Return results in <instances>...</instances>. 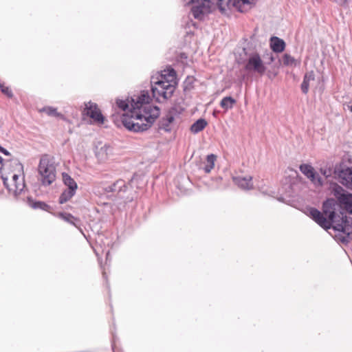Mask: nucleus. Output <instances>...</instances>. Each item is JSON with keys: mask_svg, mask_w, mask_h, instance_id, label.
I'll use <instances>...</instances> for the list:
<instances>
[{"mask_svg": "<svg viewBox=\"0 0 352 352\" xmlns=\"http://www.w3.org/2000/svg\"><path fill=\"white\" fill-rule=\"evenodd\" d=\"M148 91H142L126 100H116L117 107L124 111L121 120L128 130L140 132L148 129L160 115V109L150 104Z\"/></svg>", "mask_w": 352, "mask_h": 352, "instance_id": "f257e3e1", "label": "nucleus"}, {"mask_svg": "<svg viewBox=\"0 0 352 352\" xmlns=\"http://www.w3.org/2000/svg\"><path fill=\"white\" fill-rule=\"evenodd\" d=\"M338 208L339 206L333 199H328L323 203V213L314 208H307L305 213L324 229L332 228L336 232V239L343 244H348L352 242V218L336 217V210Z\"/></svg>", "mask_w": 352, "mask_h": 352, "instance_id": "f03ea898", "label": "nucleus"}, {"mask_svg": "<svg viewBox=\"0 0 352 352\" xmlns=\"http://www.w3.org/2000/svg\"><path fill=\"white\" fill-rule=\"evenodd\" d=\"M11 164L15 168L14 171L11 174V179L8 176L2 175L3 184L10 192L15 196L20 194L25 188L24 177L23 175V166L17 160L11 162Z\"/></svg>", "mask_w": 352, "mask_h": 352, "instance_id": "7ed1b4c3", "label": "nucleus"}, {"mask_svg": "<svg viewBox=\"0 0 352 352\" xmlns=\"http://www.w3.org/2000/svg\"><path fill=\"white\" fill-rule=\"evenodd\" d=\"M153 97L158 102L170 98L175 91V85L168 81L160 80L155 76L151 78Z\"/></svg>", "mask_w": 352, "mask_h": 352, "instance_id": "20e7f679", "label": "nucleus"}, {"mask_svg": "<svg viewBox=\"0 0 352 352\" xmlns=\"http://www.w3.org/2000/svg\"><path fill=\"white\" fill-rule=\"evenodd\" d=\"M38 172L43 185L49 186L54 182L56 179V168L49 155H43L41 157Z\"/></svg>", "mask_w": 352, "mask_h": 352, "instance_id": "39448f33", "label": "nucleus"}, {"mask_svg": "<svg viewBox=\"0 0 352 352\" xmlns=\"http://www.w3.org/2000/svg\"><path fill=\"white\" fill-rule=\"evenodd\" d=\"M257 0H217V6L221 12L226 9L235 8L239 12H245L256 3Z\"/></svg>", "mask_w": 352, "mask_h": 352, "instance_id": "423d86ee", "label": "nucleus"}, {"mask_svg": "<svg viewBox=\"0 0 352 352\" xmlns=\"http://www.w3.org/2000/svg\"><path fill=\"white\" fill-rule=\"evenodd\" d=\"M185 6L193 5L192 14L195 19L201 20L210 12V0H182Z\"/></svg>", "mask_w": 352, "mask_h": 352, "instance_id": "0eeeda50", "label": "nucleus"}, {"mask_svg": "<svg viewBox=\"0 0 352 352\" xmlns=\"http://www.w3.org/2000/svg\"><path fill=\"white\" fill-rule=\"evenodd\" d=\"M245 69L249 72L263 76L267 70V67L260 55L257 53H253L248 56Z\"/></svg>", "mask_w": 352, "mask_h": 352, "instance_id": "6e6552de", "label": "nucleus"}, {"mask_svg": "<svg viewBox=\"0 0 352 352\" xmlns=\"http://www.w3.org/2000/svg\"><path fill=\"white\" fill-rule=\"evenodd\" d=\"M334 174L344 186L352 190V167L344 163L340 164L335 166Z\"/></svg>", "mask_w": 352, "mask_h": 352, "instance_id": "1a4fd4ad", "label": "nucleus"}, {"mask_svg": "<svg viewBox=\"0 0 352 352\" xmlns=\"http://www.w3.org/2000/svg\"><path fill=\"white\" fill-rule=\"evenodd\" d=\"M83 114L89 116L95 122L102 124L104 117L98 109V105L91 101L85 104Z\"/></svg>", "mask_w": 352, "mask_h": 352, "instance_id": "9d476101", "label": "nucleus"}, {"mask_svg": "<svg viewBox=\"0 0 352 352\" xmlns=\"http://www.w3.org/2000/svg\"><path fill=\"white\" fill-rule=\"evenodd\" d=\"M300 170L304 174L316 187L323 186L322 179L316 173L314 168L309 164H303L299 167Z\"/></svg>", "mask_w": 352, "mask_h": 352, "instance_id": "9b49d317", "label": "nucleus"}, {"mask_svg": "<svg viewBox=\"0 0 352 352\" xmlns=\"http://www.w3.org/2000/svg\"><path fill=\"white\" fill-rule=\"evenodd\" d=\"M177 111L175 109L170 110L164 117H163L159 123V128L165 131H171L176 126Z\"/></svg>", "mask_w": 352, "mask_h": 352, "instance_id": "f8f14e48", "label": "nucleus"}, {"mask_svg": "<svg viewBox=\"0 0 352 352\" xmlns=\"http://www.w3.org/2000/svg\"><path fill=\"white\" fill-rule=\"evenodd\" d=\"M333 200L339 206V208L336 210L335 215L336 217H342L343 216L344 217L349 218L344 213L342 208L349 213H352V195L347 193L345 196H342L339 202H337L335 199Z\"/></svg>", "mask_w": 352, "mask_h": 352, "instance_id": "ddd939ff", "label": "nucleus"}, {"mask_svg": "<svg viewBox=\"0 0 352 352\" xmlns=\"http://www.w3.org/2000/svg\"><path fill=\"white\" fill-rule=\"evenodd\" d=\"M95 154L98 161L104 162L113 154V148L107 144H99L96 147Z\"/></svg>", "mask_w": 352, "mask_h": 352, "instance_id": "4468645a", "label": "nucleus"}, {"mask_svg": "<svg viewBox=\"0 0 352 352\" xmlns=\"http://www.w3.org/2000/svg\"><path fill=\"white\" fill-rule=\"evenodd\" d=\"M234 183L243 190H250L253 187L251 176H236L232 177Z\"/></svg>", "mask_w": 352, "mask_h": 352, "instance_id": "2eb2a0df", "label": "nucleus"}, {"mask_svg": "<svg viewBox=\"0 0 352 352\" xmlns=\"http://www.w3.org/2000/svg\"><path fill=\"white\" fill-rule=\"evenodd\" d=\"M154 76L160 80L171 82L174 85L176 73L173 69L168 68L162 71L161 74H157Z\"/></svg>", "mask_w": 352, "mask_h": 352, "instance_id": "dca6fc26", "label": "nucleus"}, {"mask_svg": "<svg viewBox=\"0 0 352 352\" xmlns=\"http://www.w3.org/2000/svg\"><path fill=\"white\" fill-rule=\"evenodd\" d=\"M126 188L127 187L126 186L125 182L122 179H119V180H117L113 184L107 186L105 188V190L109 192H111L120 193L121 192H125L126 190Z\"/></svg>", "mask_w": 352, "mask_h": 352, "instance_id": "f3484780", "label": "nucleus"}, {"mask_svg": "<svg viewBox=\"0 0 352 352\" xmlns=\"http://www.w3.org/2000/svg\"><path fill=\"white\" fill-rule=\"evenodd\" d=\"M270 47L274 52L280 53L285 50V43L283 39L273 36L270 40Z\"/></svg>", "mask_w": 352, "mask_h": 352, "instance_id": "a211bd4d", "label": "nucleus"}, {"mask_svg": "<svg viewBox=\"0 0 352 352\" xmlns=\"http://www.w3.org/2000/svg\"><path fill=\"white\" fill-rule=\"evenodd\" d=\"M315 80V75L313 71L305 73L302 82L301 84V90L302 93L307 94L309 91V85L311 81Z\"/></svg>", "mask_w": 352, "mask_h": 352, "instance_id": "6ab92c4d", "label": "nucleus"}, {"mask_svg": "<svg viewBox=\"0 0 352 352\" xmlns=\"http://www.w3.org/2000/svg\"><path fill=\"white\" fill-rule=\"evenodd\" d=\"M56 216L63 221L73 225L76 228H80V225L78 223L80 220L74 217L72 214L67 212H58Z\"/></svg>", "mask_w": 352, "mask_h": 352, "instance_id": "aec40b11", "label": "nucleus"}, {"mask_svg": "<svg viewBox=\"0 0 352 352\" xmlns=\"http://www.w3.org/2000/svg\"><path fill=\"white\" fill-rule=\"evenodd\" d=\"M62 177L63 183L67 187V188H74V190H77L78 185L74 179L70 177V175H69L67 173H63L62 174Z\"/></svg>", "mask_w": 352, "mask_h": 352, "instance_id": "412c9836", "label": "nucleus"}, {"mask_svg": "<svg viewBox=\"0 0 352 352\" xmlns=\"http://www.w3.org/2000/svg\"><path fill=\"white\" fill-rule=\"evenodd\" d=\"M41 111L45 113L49 116L58 118L62 120L65 119V116L62 113L58 112L56 108L52 107H45Z\"/></svg>", "mask_w": 352, "mask_h": 352, "instance_id": "4be33fe9", "label": "nucleus"}, {"mask_svg": "<svg viewBox=\"0 0 352 352\" xmlns=\"http://www.w3.org/2000/svg\"><path fill=\"white\" fill-rule=\"evenodd\" d=\"M76 190H74V188L65 189L60 195L59 197V203L63 204L66 203L67 201L71 199L74 195L76 194Z\"/></svg>", "mask_w": 352, "mask_h": 352, "instance_id": "5701e85b", "label": "nucleus"}, {"mask_svg": "<svg viewBox=\"0 0 352 352\" xmlns=\"http://www.w3.org/2000/svg\"><path fill=\"white\" fill-rule=\"evenodd\" d=\"M207 122L204 119H199L195 123H193L190 127V131L193 133H198L199 132L204 130L206 126Z\"/></svg>", "mask_w": 352, "mask_h": 352, "instance_id": "b1692460", "label": "nucleus"}, {"mask_svg": "<svg viewBox=\"0 0 352 352\" xmlns=\"http://www.w3.org/2000/svg\"><path fill=\"white\" fill-rule=\"evenodd\" d=\"M236 103V100L234 99L231 96L224 97L221 102L220 106L225 110L228 111L233 107L234 104Z\"/></svg>", "mask_w": 352, "mask_h": 352, "instance_id": "393cba45", "label": "nucleus"}, {"mask_svg": "<svg viewBox=\"0 0 352 352\" xmlns=\"http://www.w3.org/2000/svg\"><path fill=\"white\" fill-rule=\"evenodd\" d=\"M216 156L214 154L208 155L206 157V162L204 170L206 173H209L214 166Z\"/></svg>", "mask_w": 352, "mask_h": 352, "instance_id": "a878e982", "label": "nucleus"}, {"mask_svg": "<svg viewBox=\"0 0 352 352\" xmlns=\"http://www.w3.org/2000/svg\"><path fill=\"white\" fill-rule=\"evenodd\" d=\"M331 191L334 196L337 198L338 202L340 201L342 196H345L347 193L344 192V189L338 184L333 183L331 185Z\"/></svg>", "mask_w": 352, "mask_h": 352, "instance_id": "bb28decb", "label": "nucleus"}, {"mask_svg": "<svg viewBox=\"0 0 352 352\" xmlns=\"http://www.w3.org/2000/svg\"><path fill=\"white\" fill-rule=\"evenodd\" d=\"M30 206L34 209H41L43 210L47 211L50 206L43 201H33L31 199H28Z\"/></svg>", "mask_w": 352, "mask_h": 352, "instance_id": "cd10ccee", "label": "nucleus"}, {"mask_svg": "<svg viewBox=\"0 0 352 352\" xmlns=\"http://www.w3.org/2000/svg\"><path fill=\"white\" fill-rule=\"evenodd\" d=\"M320 172L326 179H328L334 174V168L331 165H326L320 168Z\"/></svg>", "mask_w": 352, "mask_h": 352, "instance_id": "c85d7f7f", "label": "nucleus"}, {"mask_svg": "<svg viewBox=\"0 0 352 352\" xmlns=\"http://www.w3.org/2000/svg\"><path fill=\"white\" fill-rule=\"evenodd\" d=\"M283 64L285 65H292L295 64V59L289 54H285L283 58Z\"/></svg>", "mask_w": 352, "mask_h": 352, "instance_id": "c756f323", "label": "nucleus"}, {"mask_svg": "<svg viewBox=\"0 0 352 352\" xmlns=\"http://www.w3.org/2000/svg\"><path fill=\"white\" fill-rule=\"evenodd\" d=\"M0 89L2 93L6 95L9 98H12L13 96L12 92L11 89L8 87H6L3 83L0 84Z\"/></svg>", "mask_w": 352, "mask_h": 352, "instance_id": "7c9ffc66", "label": "nucleus"}, {"mask_svg": "<svg viewBox=\"0 0 352 352\" xmlns=\"http://www.w3.org/2000/svg\"><path fill=\"white\" fill-rule=\"evenodd\" d=\"M338 6L346 8L348 6V0H333Z\"/></svg>", "mask_w": 352, "mask_h": 352, "instance_id": "2f4dec72", "label": "nucleus"}, {"mask_svg": "<svg viewBox=\"0 0 352 352\" xmlns=\"http://www.w3.org/2000/svg\"><path fill=\"white\" fill-rule=\"evenodd\" d=\"M0 152L3 153L6 155H10V153L6 149L3 148L2 146L0 148Z\"/></svg>", "mask_w": 352, "mask_h": 352, "instance_id": "473e14b6", "label": "nucleus"}, {"mask_svg": "<svg viewBox=\"0 0 352 352\" xmlns=\"http://www.w3.org/2000/svg\"><path fill=\"white\" fill-rule=\"evenodd\" d=\"M2 162H3V159H2V157L0 156V164H1V163H2Z\"/></svg>", "mask_w": 352, "mask_h": 352, "instance_id": "72a5a7b5", "label": "nucleus"}, {"mask_svg": "<svg viewBox=\"0 0 352 352\" xmlns=\"http://www.w3.org/2000/svg\"><path fill=\"white\" fill-rule=\"evenodd\" d=\"M270 60H271V61H273V60H274V58H273V56H271V57H270Z\"/></svg>", "mask_w": 352, "mask_h": 352, "instance_id": "f704fd0d", "label": "nucleus"}, {"mask_svg": "<svg viewBox=\"0 0 352 352\" xmlns=\"http://www.w3.org/2000/svg\"><path fill=\"white\" fill-rule=\"evenodd\" d=\"M349 109L352 112V104L349 107Z\"/></svg>", "mask_w": 352, "mask_h": 352, "instance_id": "c9c22d12", "label": "nucleus"}, {"mask_svg": "<svg viewBox=\"0 0 352 352\" xmlns=\"http://www.w3.org/2000/svg\"><path fill=\"white\" fill-rule=\"evenodd\" d=\"M109 254V252H108L107 253V258L108 257Z\"/></svg>", "mask_w": 352, "mask_h": 352, "instance_id": "e433bc0d", "label": "nucleus"}, {"mask_svg": "<svg viewBox=\"0 0 352 352\" xmlns=\"http://www.w3.org/2000/svg\"><path fill=\"white\" fill-rule=\"evenodd\" d=\"M103 276H104V278H105V273L104 272H103Z\"/></svg>", "mask_w": 352, "mask_h": 352, "instance_id": "4c0bfd02", "label": "nucleus"}, {"mask_svg": "<svg viewBox=\"0 0 352 352\" xmlns=\"http://www.w3.org/2000/svg\"><path fill=\"white\" fill-rule=\"evenodd\" d=\"M0 84H2V83L0 82Z\"/></svg>", "mask_w": 352, "mask_h": 352, "instance_id": "58836bf2", "label": "nucleus"}, {"mask_svg": "<svg viewBox=\"0 0 352 352\" xmlns=\"http://www.w3.org/2000/svg\"><path fill=\"white\" fill-rule=\"evenodd\" d=\"M1 146H0V148H1Z\"/></svg>", "mask_w": 352, "mask_h": 352, "instance_id": "ea45409f", "label": "nucleus"}]
</instances>
